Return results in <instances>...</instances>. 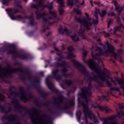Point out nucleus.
I'll return each mask as SVG.
<instances>
[{"instance_id":"25","label":"nucleus","mask_w":124,"mask_h":124,"mask_svg":"<svg viewBox=\"0 0 124 124\" xmlns=\"http://www.w3.org/2000/svg\"><path fill=\"white\" fill-rule=\"evenodd\" d=\"M68 4L69 5H73V0H68Z\"/></svg>"},{"instance_id":"46","label":"nucleus","mask_w":124,"mask_h":124,"mask_svg":"<svg viewBox=\"0 0 124 124\" xmlns=\"http://www.w3.org/2000/svg\"><path fill=\"white\" fill-rule=\"evenodd\" d=\"M62 72H65V71H66V69H64V70H62Z\"/></svg>"},{"instance_id":"35","label":"nucleus","mask_w":124,"mask_h":124,"mask_svg":"<svg viewBox=\"0 0 124 124\" xmlns=\"http://www.w3.org/2000/svg\"><path fill=\"white\" fill-rule=\"evenodd\" d=\"M87 54H88V52H87L86 51H85L84 52H83V57H85V56H87Z\"/></svg>"},{"instance_id":"8","label":"nucleus","mask_w":124,"mask_h":124,"mask_svg":"<svg viewBox=\"0 0 124 124\" xmlns=\"http://www.w3.org/2000/svg\"><path fill=\"white\" fill-rule=\"evenodd\" d=\"M117 116H114L111 117L104 119L103 121V124H118L117 122H113Z\"/></svg>"},{"instance_id":"49","label":"nucleus","mask_w":124,"mask_h":124,"mask_svg":"<svg viewBox=\"0 0 124 124\" xmlns=\"http://www.w3.org/2000/svg\"><path fill=\"white\" fill-rule=\"evenodd\" d=\"M78 114H81V112L79 111Z\"/></svg>"},{"instance_id":"57","label":"nucleus","mask_w":124,"mask_h":124,"mask_svg":"<svg viewBox=\"0 0 124 124\" xmlns=\"http://www.w3.org/2000/svg\"><path fill=\"white\" fill-rule=\"evenodd\" d=\"M92 48H93V46H92Z\"/></svg>"},{"instance_id":"1","label":"nucleus","mask_w":124,"mask_h":124,"mask_svg":"<svg viewBox=\"0 0 124 124\" xmlns=\"http://www.w3.org/2000/svg\"><path fill=\"white\" fill-rule=\"evenodd\" d=\"M105 50V52H103V50ZM114 46L112 45H109V43L107 42L105 46H104V49L103 50L98 47H96L95 51L98 52L99 53H96L95 55H93V52H92V56L93 59H97L98 60L100 61V59H97V57L99 56H108V55H111L112 57L117 59L118 55L115 53L114 51Z\"/></svg>"},{"instance_id":"23","label":"nucleus","mask_w":124,"mask_h":124,"mask_svg":"<svg viewBox=\"0 0 124 124\" xmlns=\"http://www.w3.org/2000/svg\"><path fill=\"white\" fill-rule=\"evenodd\" d=\"M116 80L115 81H117V82H118V84H119V85H121V84H124V80L123 79H118L117 78H115Z\"/></svg>"},{"instance_id":"43","label":"nucleus","mask_w":124,"mask_h":124,"mask_svg":"<svg viewBox=\"0 0 124 124\" xmlns=\"http://www.w3.org/2000/svg\"><path fill=\"white\" fill-rule=\"evenodd\" d=\"M54 49L55 50V51H59V49L57 47H54Z\"/></svg>"},{"instance_id":"24","label":"nucleus","mask_w":124,"mask_h":124,"mask_svg":"<svg viewBox=\"0 0 124 124\" xmlns=\"http://www.w3.org/2000/svg\"><path fill=\"white\" fill-rule=\"evenodd\" d=\"M79 35H81V36H84L83 37V38H85V36L84 35V31H83V30L80 29L79 31Z\"/></svg>"},{"instance_id":"12","label":"nucleus","mask_w":124,"mask_h":124,"mask_svg":"<svg viewBox=\"0 0 124 124\" xmlns=\"http://www.w3.org/2000/svg\"><path fill=\"white\" fill-rule=\"evenodd\" d=\"M36 14L37 15V18L39 19L40 18H41V17H43L46 15V12H44L42 15L41 13H39L38 12H36Z\"/></svg>"},{"instance_id":"33","label":"nucleus","mask_w":124,"mask_h":124,"mask_svg":"<svg viewBox=\"0 0 124 124\" xmlns=\"http://www.w3.org/2000/svg\"><path fill=\"white\" fill-rule=\"evenodd\" d=\"M114 15H115L114 12H109L108 14V16H114Z\"/></svg>"},{"instance_id":"22","label":"nucleus","mask_w":124,"mask_h":124,"mask_svg":"<svg viewBox=\"0 0 124 124\" xmlns=\"http://www.w3.org/2000/svg\"><path fill=\"white\" fill-rule=\"evenodd\" d=\"M20 98L22 100H27V96H26V95L25 94H23L20 96Z\"/></svg>"},{"instance_id":"48","label":"nucleus","mask_w":124,"mask_h":124,"mask_svg":"<svg viewBox=\"0 0 124 124\" xmlns=\"http://www.w3.org/2000/svg\"><path fill=\"white\" fill-rule=\"evenodd\" d=\"M71 84V81H70V83H68V85H70Z\"/></svg>"},{"instance_id":"51","label":"nucleus","mask_w":124,"mask_h":124,"mask_svg":"<svg viewBox=\"0 0 124 124\" xmlns=\"http://www.w3.org/2000/svg\"><path fill=\"white\" fill-rule=\"evenodd\" d=\"M34 1H36V0H33Z\"/></svg>"},{"instance_id":"16","label":"nucleus","mask_w":124,"mask_h":124,"mask_svg":"<svg viewBox=\"0 0 124 124\" xmlns=\"http://www.w3.org/2000/svg\"><path fill=\"white\" fill-rule=\"evenodd\" d=\"M71 38L74 40V41H79V38L77 34H74V35L71 36Z\"/></svg>"},{"instance_id":"13","label":"nucleus","mask_w":124,"mask_h":124,"mask_svg":"<svg viewBox=\"0 0 124 124\" xmlns=\"http://www.w3.org/2000/svg\"><path fill=\"white\" fill-rule=\"evenodd\" d=\"M49 13L51 16H52V17H49V19H53V18H55L57 15L56 11L53 10V11H49Z\"/></svg>"},{"instance_id":"3","label":"nucleus","mask_w":124,"mask_h":124,"mask_svg":"<svg viewBox=\"0 0 124 124\" xmlns=\"http://www.w3.org/2000/svg\"><path fill=\"white\" fill-rule=\"evenodd\" d=\"M85 14L87 17L86 19L83 18V19H82L80 18H76V19L77 20L78 22L81 24V26L85 27L86 28L87 30H90V28H89V27H91V26H92V23L93 22V24L95 25L98 23V20H94L92 19L91 17H89V14H88L87 13H85Z\"/></svg>"},{"instance_id":"21","label":"nucleus","mask_w":124,"mask_h":124,"mask_svg":"<svg viewBox=\"0 0 124 124\" xmlns=\"http://www.w3.org/2000/svg\"><path fill=\"white\" fill-rule=\"evenodd\" d=\"M8 11L11 13H16L18 12V11L15 10V9H9Z\"/></svg>"},{"instance_id":"52","label":"nucleus","mask_w":124,"mask_h":124,"mask_svg":"<svg viewBox=\"0 0 124 124\" xmlns=\"http://www.w3.org/2000/svg\"><path fill=\"white\" fill-rule=\"evenodd\" d=\"M42 6H43V5H41L40 7H41Z\"/></svg>"},{"instance_id":"39","label":"nucleus","mask_w":124,"mask_h":124,"mask_svg":"<svg viewBox=\"0 0 124 124\" xmlns=\"http://www.w3.org/2000/svg\"><path fill=\"white\" fill-rule=\"evenodd\" d=\"M111 34H115V31H113V30H111Z\"/></svg>"},{"instance_id":"44","label":"nucleus","mask_w":124,"mask_h":124,"mask_svg":"<svg viewBox=\"0 0 124 124\" xmlns=\"http://www.w3.org/2000/svg\"><path fill=\"white\" fill-rule=\"evenodd\" d=\"M44 22H48V19L46 20V19H44Z\"/></svg>"},{"instance_id":"31","label":"nucleus","mask_w":124,"mask_h":124,"mask_svg":"<svg viewBox=\"0 0 124 124\" xmlns=\"http://www.w3.org/2000/svg\"><path fill=\"white\" fill-rule=\"evenodd\" d=\"M73 62L75 63V64H77V65H79L80 64V63H79V62L76 60H73Z\"/></svg>"},{"instance_id":"47","label":"nucleus","mask_w":124,"mask_h":124,"mask_svg":"<svg viewBox=\"0 0 124 124\" xmlns=\"http://www.w3.org/2000/svg\"><path fill=\"white\" fill-rule=\"evenodd\" d=\"M90 3H91V5L93 6V1H90Z\"/></svg>"},{"instance_id":"11","label":"nucleus","mask_w":124,"mask_h":124,"mask_svg":"<svg viewBox=\"0 0 124 124\" xmlns=\"http://www.w3.org/2000/svg\"><path fill=\"white\" fill-rule=\"evenodd\" d=\"M96 13L97 14H98V13H99L101 17H103V16H104V15L106 14V10H103L102 11V13H100L99 12V9H96Z\"/></svg>"},{"instance_id":"42","label":"nucleus","mask_w":124,"mask_h":124,"mask_svg":"<svg viewBox=\"0 0 124 124\" xmlns=\"http://www.w3.org/2000/svg\"><path fill=\"white\" fill-rule=\"evenodd\" d=\"M35 116H37V112H35L33 115V117H35Z\"/></svg>"},{"instance_id":"32","label":"nucleus","mask_w":124,"mask_h":124,"mask_svg":"<svg viewBox=\"0 0 124 124\" xmlns=\"http://www.w3.org/2000/svg\"><path fill=\"white\" fill-rule=\"evenodd\" d=\"M102 33H104L105 37H108V36H109V33H105L104 32H103Z\"/></svg>"},{"instance_id":"19","label":"nucleus","mask_w":124,"mask_h":124,"mask_svg":"<svg viewBox=\"0 0 124 124\" xmlns=\"http://www.w3.org/2000/svg\"><path fill=\"white\" fill-rule=\"evenodd\" d=\"M47 7L51 10V9H53V2H51L50 3L48 4L47 5Z\"/></svg>"},{"instance_id":"17","label":"nucleus","mask_w":124,"mask_h":124,"mask_svg":"<svg viewBox=\"0 0 124 124\" xmlns=\"http://www.w3.org/2000/svg\"><path fill=\"white\" fill-rule=\"evenodd\" d=\"M76 57V56L75 54H73L71 53H69L68 54L67 59H71V58H75Z\"/></svg>"},{"instance_id":"37","label":"nucleus","mask_w":124,"mask_h":124,"mask_svg":"<svg viewBox=\"0 0 124 124\" xmlns=\"http://www.w3.org/2000/svg\"><path fill=\"white\" fill-rule=\"evenodd\" d=\"M118 105H119L120 108H121L122 109H123V108H124V106L122 104H119Z\"/></svg>"},{"instance_id":"4","label":"nucleus","mask_w":124,"mask_h":124,"mask_svg":"<svg viewBox=\"0 0 124 124\" xmlns=\"http://www.w3.org/2000/svg\"><path fill=\"white\" fill-rule=\"evenodd\" d=\"M83 61L84 62L87 63L90 68L92 70L96 72V73H98L101 71V69L98 68V67L95 66V63H94L93 60L90 59L88 62H86L85 59H83Z\"/></svg>"},{"instance_id":"14","label":"nucleus","mask_w":124,"mask_h":124,"mask_svg":"<svg viewBox=\"0 0 124 124\" xmlns=\"http://www.w3.org/2000/svg\"><path fill=\"white\" fill-rule=\"evenodd\" d=\"M59 31L60 33H61V34H62L63 32H66V33H67V32H68V30L66 28H65L64 29H62V28H61L60 29H59Z\"/></svg>"},{"instance_id":"55","label":"nucleus","mask_w":124,"mask_h":124,"mask_svg":"<svg viewBox=\"0 0 124 124\" xmlns=\"http://www.w3.org/2000/svg\"><path fill=\"white\" fill-rule=\"evenodd\" d=\"M96 18H97V16H96Z\"/></svg>"},{"instance_id":"58","label":"nucleus","mask_w":124,"mask_h":124,"mask_svg":"<svg viewBox=\"0 0 124 124\" xmlns=\"http://www.w3.org/2000/svg\"><path fill=\"white\" fill-rule=\"evenodd\" d=\"M82 124H83V123H82Z\"/></svg>"},{"instance_id":"5","label":"nucleus","mask_w":124,"mask_h":124,"mask_svg":"<svg viewBox=\"0 0 124 124\" xmlns=\"http://www.w3.org/2000/svg\"><path fill=\"white\" fill-rule=\"evenodd\" d=\"M92 107L94 108H98L101 111H105L106 113H109V112H112V109L109 108L107 106H101L99 104H96V103H94L92 105Z\"/></svg>"},{"instance_id":"18","label":"nucleus","mask_w":124,"mask_h":124,"mask_svg":"<svg viewBox=\"0 0 124 124\" xmlns=\"http://www.w3.org/2000/svg\"><path fill=\"white\" fill-rule=\"evenodd\" d=\"M80 71L82 72V73H84V74H88V71L86 69L85 67H83L82 69L80 70Z\"/></svg>"},{"instance_id":"27","label":"nucleus","mask_w":124,"mask_h":124,"mask_svg":"<svg viewBox=\"0 0 124 124\" xmlns=\"http://www.w3.org/2000/svg\"><path fill=\"white\" fill-rule=\"evenodd\" d=\"M74 12H77V14H81V10L78 11V9H74Z\"/></svg>"},{"instance_id":"2","label":"nucleus","mask_w":124,"mask_h":124,"mask_svg":"<svg viewBox=\"0 0 124 124\" xmlns=\"http://www.w3.org/2000/svg\"><path fill=\"white\" fill-rule=\"evenodd\" d=\"M88 100L86 99V101L85 102V104L82 103V105L84 109V113L85 116L84 122H85L86 124H88V120H87V117H89L90 120H93L95 124H98V121L96 120V118L93 113L92 110H90L89 108L88 107Z\"/></svg>"},{"instance_id":"30","label":"nucleus","mask_w":124,"mask_h":124,"mask_svg":"<svg viewBox=\"0 0 124 124\" xmlns=\"http://www.w3.org/2000/svg\"><path fill=\"white\" fill-rule=\"evenodd\" d=\"M10 17L12 20H17V17H15L14 16H10Z\"/></svg>"},{"instance_id":"28","label":"nucleus","mask_w":124,"mask_h":124,"mask_svg":"<svg viewBox=\"0 0 124 124\" xmlns=\"http://www.w3.org/2000/svg\"><path fill=\"white\" fill-rule=\"evenodd\" d=\"M112 22H113V19H110L108 23V28H110V25H111V24H112Z\"/></svg>"},{"instance_id":"41","label":"nucleus","mask_w":124,"mask_h":124,"mask_svg":"<svg viewBox=\"0 0 124 124\" xmlns=\"http://www.w3.org/2000/svg\"><path fill=\"white\" fill-rule=\"evenodd\" d=\"M117 22H120V18L117 17L116 19Z\"/></svg>"},{"instance_id":"34","label":"nucleus","mask_w":124,"mask_h":124,"mask_svg":"<svg viewBox=\"0 0 124 124\" xmlns=\"http://www.w3.org/2000/svg\"><path fill=\"white\" fill-rule=\"evenodd\" d=\"M94 3H95V4H97L98 6H100L101 5V3L99 2H94Z\"/></svg>"},{"instance_id":"45","label":"nucleus","mask_w":124,"mask_h":124,"mask_svg":"<svg viewBox=\"0 0 124 124\" xmlns=\"http://www.w3.org/2000/svg\"><path fill=\"white\" fill-rule=\"evenodd\" d=\"M13 50H12L9 52V54H13Z\"/></svg>"},{"instance_id":"40","label":"nucleus","mask_w":124,"mask_h":124,"mask_svg":"<svg viewBox=\"0 0 124 124\" xmlns=\"http://www.w3.org/2000/svg\"><path fill=\"white\" fill-rule=\"evenodd\" d=\"M84 3H85V1L83 0L82 2L81 3V5H84Z\"/></svg>"},{"instance_id":"38","label":"nucleus","mask_w":124,"mask_h":124,"mask_svg":"<svg viewBox=\"0 0 124 124\" xmlns=\"http://www.w3.org/2000/svg\"><path fill=\"white\" fill-rule=\"evenodd\" d=\"M114 31H119V27H116V28H114Z\"/></svg>"},{"instance_id":"6","label":"nucleus","mask_w":124,"mask_h":124,"mask_svg":"<svg viewBox=\"0 0 124 124\" xmlns=\"http://www.w3.org/2000/svg\"><path fill=\"white\" fill-rule=\"evenodd\" d=\"M107 78H108V79H111L110 77L106 76V75H105V74H100L98 77H95L94 78H93V80L94 81H97V79H100L101 80H102V81H106L108 87H111L112 85H111V83L110 82L107 81Z\"/></svg>"},{"instance_id":"54","label":"nucleus","mask_w":124,"mask_h":124,"mask_svg":"<svg viewBox=\"0 0 124 124\" xmlns=\"http://www.w3.org/2000/svg\"><path fill=\"white\" fill-rule=\"evenodd\" d=\"M112 81V82H114V81L113 80H111Z\"/></svg>"},{"instance_id":"7","label":"nucleus","mask_w":124,"mask_h":124,"mask_svg":"<svg viewBox=\"0 0 124 124\" xmlns=\"http://www.w3.org/2000/svg\"><path fill=\"white\" fill-rule=\"evenodd\" d=\"M92 87L89 86V88L86 89L85 88L82 89V95L84 98L87 99L88 96H91L92 95V92H91V89Z\"/></svg>"},{"instance_id":"10","label":"nucleus","mask_w":124,"mask_h":124,"mask_svg":"<svg viewBox=\"0 0 124 124\" xmlns=\"http://www.w3.org/2000/svg\"><path fill=\"white\" fill-rule=\"evenodd\" d=\"M112 3L114 4L115 6V10H116L117 12H118V13H121L123 10H124V7H120L119 5H118V4L117 3V0H114L112 1Z\"/></svg>"},{"instance_id":"15","label":"nucleus","mask_w":124,"mask_h":124,"mask_svg":"<svg viewBox=\"0 0 124 124\" xmlns=\"http://www.w3.org/2000/svg\"><path fill=\"white\" fill-rule=\"evenodd\" d=\"M35 122L38 124H46L45 122H44L43 120L41 119V118L39 117H38V118L36 119Z\"/></svg>"},{"instance_id":"20","label":"nucleus","mask_w":124,"mask_h":124,"mask_svg":"<svg viewBox=\"0 0 124 124\" xmlns=\"http://www.w3.org/2000/svg\"><path fill=\"white\" fill-rule=\"evenodd\" d=\"M46 85H47L48 88L49 89V90H51L52 88H51V86H52V84L51 83L49 82V81H47V79H46Z\"/></svg>"},{"instance_id":"29","label":"nucleus","mask_w":124,"mask_h":124,"mask_svg":"<svg viewBox=\"0 0 124 124\" xmlns=\"http://www.w3.org/2000/svg\"><path fill=\"white\" fill-rule=\"evenodd\" d=\"M68 51H73L74 49L73 48V47L72 46H70L68 47Z\"/></svg>"},{"instance_id":"50","label":"nucleus","mask_w":124,"mask_h":124,"mask_svg":"<svg viewBox=\"0 0 124 124\" xmlns=\"http://www.w3.org/2000/svg\"><path fill=\"white\" fill-rule=\"evenodd\" d=\"M34 7L35 8H37V6H34Z\"/></svg>"},{"instance_id":"56","label":"nucleus","mask_w":124,"mask_h":124,"mask_svg":"<svg viewBox=\"0 0 124 124\" xmlns=\"http://www.w3.org/2000/svg\"><path fill=\"white\" fill-rule=\"evenodd\" d=\"M120 62H122V60H120Z\"/></svg>"},{"instance_id":"26","label":"nucleus","mask_w":124,"mask_h":124,"mask_svg":"<svg viewBox=\"0 0 124 124\" xmlns=\"http://www.w3.org/2000/svg\"><path fill=\"white\" fill-rule=\"evenodd\" d=\"M110 91H116V92H119L120 91V88H112Z\"/></svg>"},{"instance_id":"36","label":"nucleus","mask_w":124,"mask_h":124,"mask_svg":"<svg viewBox=\"0 0 124 124\" xmlns=\"http://www.w3.org/2000/svg\"><path fill=\"white\" fill-rule=\"evenodd\" d=\"M58 73V70H55L52 72V74L55 75V74H57Z\"/></svg>"},{"instance_id":"59","label":"nucleus","mask_w":124,"mask_h":124,"mask_svg":"<svg viewBox=\"0 0 124 124\" xmlns=\"http://www.w3.org/2000/svg\"><path fill=\"white\" fill-rule=\"evenodd\" d=\"M93 124L91 123V124Z\"/></svg>"},{"instance_id":"9","label":"nucleus","mask_w":124,"mask_h":124,"mask_svg":"<svg viewBox=\"0 0 124 124\" xmlns=\"http://www.w3.org/2000/svg\"><path fill=\"white\" fill-rule=\"evenodd\" d=\"M10 74V70L8 68H5L0 70V77H6Z\"/></svg>"},{"instance_id":"53","label":"nucleus","mask_w":124,"mask_h":124,"mask_svg":"<svg viewBox=\"0 0 124 124\" xmlns=\"http://www.w3.org/2000/svg\"><path fill=\"white\" fill-rule=\"evenodd\" d=\"M62 50H64V47H63V49H62Z\"/></svg>"}]
</instances>
